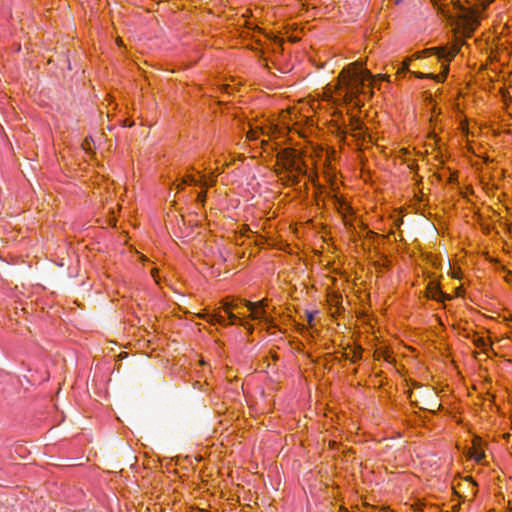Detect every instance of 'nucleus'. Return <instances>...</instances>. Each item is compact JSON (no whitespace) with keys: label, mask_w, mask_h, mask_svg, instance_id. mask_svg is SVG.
Masks as SVG:
<instances>
[{"label":"nucleus","mask_w":512,"mask_h":512,"mask_svg":"<svg viewBox=\"0 0 512 512\" xmlns=\"http://www.w3.org/2000/svg\"><path fill=\"white\" fill-rule=\"evenodd\" d=\"M376 78L389 80L388 75H378ZM375 77L364 68L363 62L356 61L347 65L340 72L335 85L328 84L320 97H308L298 101L293 107L280 112L276 120L264 119L250 125L247 139L253 141L260 139L265 150L270 146L272 150L285 143L287 134L296 133L306 138L312 132L314 124L322 115H330V130L342 141L349 133L362 146L371 137L366 132L363 123L355 116L350 117L349 129L344 125L342 113L337 107L342 104H351L361 107L367 95H372V86Z\"/></svg>","instance_id":"1"},{"label":"nucleus","mask_w":512,"mask_h":512,"mask_svg":"<svg viewBox=\"0 0 512 512\" xmlns=\"http://www.w3.org/2000/svg\"><path fill=\"white\" fill-rule=\"evenodd\" d=\"M334 155L333 149L311 143L304 147H285L276 155L275 173L286 186L297 185L306 178L315 187L316 204L325 206V187L319 183V171L324 175V170L333 169Z\"/></svg>","instance_id":"2"},{"label":"nucleus","mask_w":512,"mask_h":512,"mask_svg":"<svg viewBox=\"0 0 512 512\" xmlns=\"http://www.w3.org/2000/svg\"><path fill=\"white\" fill-rule=\"evenodd\" d=\"M494 0H466L468 6L464 7L459 0L454 2V12L450 16L455 19L453 25L457 34L470 37L479 25L480 13Z\"/></svg>","instance_id":"3"},{"label":"nucleus","mask_w":512,"mask_h":512,"mask_svg":"<svg viewBox=\"0 0 512 512\" xmlns=\"http://www.w3.org/2000/svg\"><path fill=\"white\" fill-rule=\"evenodd\" d=\"M461 46L462 43L457 40L455 43L451 45L432 47L424 49L423 51L414 54L415 58L417 59L434 56L442 68V71L439 74L415 73L416 77L431 78L436 80L437 82H444L449 72V64L459 53Z\"/></svg>","instance_id":"4"},{"label":"nucleus","mask_w":512,"mask_h":512,"mask_svg":"<svg viewBox=\"0 0 512 512\" xmlns=\"http://www.w3.org/2000/svg\"><path fill=\"white\" fill-rule=\"evenodd\" d=\"M324 179L330 187L327 197H329L333 207L341 215L344 224L346 226H352L355 213L350 203L338 192L339 185L336 170L334 168L332 170H324Z\"/></svg>","instance_id":"5"},{"label":"nucleus","mask_w":512,"mask_h":512,"mask_svg":"<svg viewBox=\"0 0 512 512\" xmlns=\"http://www.w3.org/2000/svg\"><path fill=\"white\" fill-rule=\"evenodd\" d=\"M416 396L415 392L410 394L411 402L418 405L421 409L436 412L441 407V404L438 402L437 393L432 389H426L423 393L420 392V400Z\"/></svg>","instance_id":"6"},{"label":"nucleus","mask_w":512,"mask_h":512,"mask_svg":"<svg viewBox=\"0 0 512 512\" xmlns=\"http://www.w3.org/2000/svg\"><path fill=\"white\" fill-rule=\"evenodd\" d=\"M245 307L249 310L250 314L248 318L255 321H267V308H268V300L262 299L260 301L252 302L245 301Z\"/></svg>","instance_id":"7"},{"label":"nucleus","mask_w":512,"mask_h":512,"mask_svg":"<svg viewBox=\"0 0 512 512\" xmlns=\"http://www.w3.org/2000/svg\"><path fill=\"white\" fill-rule=\"evenodd\" d=\"M222 154L218 152H214V165L211 175L206 176L204 174H201V182L200 187L207 189L208 187H212L215 184L216 177L223 173V169L218 166V164L221 162L220 156Z\"/></svg>","instance_id":"8"},{"label":"nucleus","mask_w":512,"mask_h":512,"mask_svg":"<svg viewBox=\"0 0 512 512\" xmlns=\"http://www.w3.org/2000/svg\"><path fill=\"white\" fill-rule=\"evenodd\" d=\"M467 456L478 463L483 461L485 458V451L483 448V441L480 437H474L472 439V444L468 449Z\"/></svg>","instance_id":"9"},{"label":"nucleus","mask_w":512,"mask_h":512,"mask_svg":"<svg viewBox=\"0 0 512 512\" xmlns=\"http://www.w3.org/2000/svg\"><path fill=\"white\" fill-rule=\"evenodd\" d=\"M426 294H427V297L437 300V301H440V302H444L445 300L451 299L450 295L444 293L441 290L438 283H434L432 281L429 282V284L427 285Z\"/></svg>","instance_id":"10"},{"label":"nucleus","mask_w":512,"mask_h":512,"mask_svg":"<svg viewBox=\"0 0 512 512\" xmlns=\"http://www.w3.org/2000/svg\"><path fill=\"white\" fill-rule=\"evenodd\" d=\"M471 340L473 342V344L482 350V352L484 353H488L489 349L491 348V339L489 336L483 334V333H479V332H474L471 336Z\"/></svg>","instance_id":"11"},{"label":"nucleus","mask_w":512,"mask_h":512,"mask_svg":"<svg viewBox=\"0 0 512 512\" xmlns=\"http://www.w3.org/2000/svg\"><path fill=\"white\" fill-rule=\"evenodd\" d=\"M327 303L330 306V308H334L335 310L331 312V315L335 317L337 314L340 313V306L342 303V296L340 293L336 291H329L327 293Z\"/></svg>","instance_id":"12"},{"label":"nucleus","mask_w":512,"mask_h":512,"mask_svg":"<svg viewBox=\"0 0 512 512\" xmlns=\"http://www.w3.org/2000/svg\"><path fill=\"white\" fill-rule=\"evenodd\" d=\"M373 356L375 360L383 359L390 364L395 362V358L392 354V351L386 346L377 347L374 351Z\"/></svg>","instance_id":"13"},{"label":"nucleus","mask_w":512,"mask_h":512,"mask_svg":"<svg viewBox=\"0 0 512 512\" xmlns=\"http://www.w3.org/2000/svg\"><path fill=\"white\" fill-rule=\"evenodd\" d=\"M362 351L360 346H348L344 349L343 356L345 359L355 363L362 358Z\"/></svg>","instance_id":"14"},{"label":"nucleus","mask_w":512,"mask_h":512,"mask_svg":"<svg viewBox=\"0 0 512 512\" xmlns=\"http://www.w3.org/2000/svg\"><path fill=\"white\" fill-rule=\"evenodd\" d=\"M241 83L239 81H236V79L231 78L229 81L223 83L220 86L221 91L228 95H232L235 92H238L240 90Z\"/></svg>","instance_id":"15"},{"label":"nucleus","mask_w":512,"mask_h":512,"mask_svg":"<svg viewBox=\"0 0 512 512\" xmlns=\"http://www.w3.org/2000/svg\"><path fill=\"white\" fill-rule=\"evenodd\" d=\"M237 313H234V311H231L230 313H226L228 315L229 324L233 325L235 323H239L240 325L247 327L248 322L247 319L243 317V313L238 310Z\"/></svg>","instance_id":"16"},{"label":"nucleus","mask_w":512,"mask_h":512,"mask_svg":"<svg viewBox=\"0 0 512 512\" xmlns=\"http://www.w3.org/2000/svg\"><path fill=\"white\" fill-rule=\"evenodd\" d=\"M214 152H218V153H221L222 155L219 157L221 162L218 164V166L220 168H222L223 170L225 169V167H228L230 166L234 159H230L229 156L226 155L225 151L223 149H220V148H216V149H213L212 151V156L214 157Z\"/></svg>","instance_id":"17"},{"label":"nucleus","mask_w":512,"mask_h":512,"mask_svg":"<svg viewBox=\"0 0 512 512\" xmlns=\"http://www.w3.org/2000/svg\"><path fill=\"white\" fill-rule=\"evenodd\" d=\"M219 309H222L225 313H230L231 311H238L240 309V305L237 301H229L226 299L221 302V307Z\"/></svg>","instance_id":"18"},{"label":"nucleus","mask_w":512,"mask_h":512,"mask_svg":"<svg viewBox=\"0 0 512 512\" xmlns=\"http://www.w3.org/2000/svg\"><path fill=\"white\" fill-rule=\"evenodd\" d=\"M207 322L214 325L216 323L220 325H226L224 317L220 314L219 309L215 310L210 316L207 318Z\"/></svg>","instance_id":"19"},{"label":"nucleus","mask_w":512,"mask_h":512,"mask_svg":"<svg viewBox=\"0 0 512 512\" xmlns=\"http://www.w3.org/2000/svg\"><path fill=\"white\" fill-rule=\"evenodd\" d=\"M182 179H183V183L186 184V185H195V186L198 185V186H200L201 177L197 178V177H195L192 174H187Z\"/></svg>","instance_id":"20"},{"label":"nucleus","mask_w":512,"mask_h":512,"mask_svg":"<svg viewBox=\"0 0 512 512\" xmlns=\"http://www.w3.org/2000/svg\"><path fill=\"white\" fill-rule=\"evenodd\" d=\"M449 274L454 279H461V277H462L461 269L457 268V267H452L450 264H449Z\"/></svg>","instance_id":"21"},{"label":"nucleus","mask_w":512,"mask_h":512,"mask_svg":"<svg viewBox=\"0 0 512 512\" xmlns=\"http://www.w3.org/2000/svg\"><path fill=\"white\" fill-rule=\"evenodd\" d=\"M92 143H93L92 138H90V137L85 138L83 143H82L83 150H85L87 152L91 151L92 150Z\"/></svg>","instance_id":"22"},{"label":"nucleus","mask_w":512,"mask_h":512,"mask_svg":"<svg viewBox=\"0 0 512 512\" xmlns=\"http://www.w3.org/2000/svg\"><path fill=\"white\" fill-rule=\"evenodd\" d=\"M410 60H411L410 58H407L406 60H404L401 64V67L398 69L397 73H404L405 71H407L409 68Z\"/></svg>","instance_id":"23"},{"label":"nucleus","mask_w":512,"mask_h":512,"mask_svg":"<svg viewBox=\"0 0 512 512\" xmlns=\"http://www.w3.org/2000/svg\"><path fill=\"white\" fill-rule=\"evenodd\" d=\"M250 228L247 225H243L239 230L240 237H249Z\"/></svg>","instance_id":"24"},{"label":"nucleus","mask_w":512,"mask_h":512,"mask_svg":"<svg viewBox=\"0 0 512 512\" xmlns=\"http://www.w3.org/2000/svg\"><path fill=\"white\" fill-rule=\"evenodd\" d=\"M411 509L413 512H423V507H422V504H420V503H416V504L412 505Z\"/></svg>","instance_id":"25"},{"label":"nucleus","mask_w":512,"mask_h":512,"mask_svg":"<svg viewBox=\"0 0 512 512\" xmlns=\"http://www.w3.org/2000/svg\"><path fill=\"white\" fill-rule=\"evenodd\" d=\"M175 185V188L177 190V192L181 191L184 189V187L186 186V184L183 183V179H181L179 182L177 183H174Z\"/></svg>","instance_id":"26"},{"label":"nucleus","mask_w":512,"mask_h":512,"mask_svg":"<svg viewBox=\"0 0 512 512\" xmlns=\"http://www.w3.org/2000/svg\"><path fill=\"white\" fill-rule=\"evenodd\" d=\"M197 199L200 203H204L205 199H206V190L200 192L197 196Z\"/></svg>","instance_id":"27"},{"label":"nucleus","mask_w":512,"mask_h":512,"mask_svg":"<svg viewBox=\"0 0 512 512\" xmlns=\"http://www.w3.org/2000/svg\"><path fill=\"white\" fill-rule=\"evenodd\" d=\"M504 280L509 283V284H512V272L511 271H508L505 276H504Z\"/></svg>","instance_id":"28"},{"label":"nucleus","mask_w":512,"mask_h":512,"mask_svg":"<svg viewBox=\"0 0 512 512\" xmlns=\"http://www.w3.org/2000/svg\"><path fill=\"white\" fill-rule=\"evenodd\" d=\"M157 273H158V270L156 268L152 269L151 270V276L154 278L155 282L158 283V280H157Z\"/></svg>","instance_id":"29"},{"label":"nucleus","mask_w":512,"mask_h":512,"mask_svg":"<svg viewBox=\"0 0 512 512\" xmlns=\"http://www.w3.org/2000/svg\"><path fill=\"white\" fill-rule=\"evenodd\" d=\"M197 316H198L199 318H202V319H204V320H206V321H207V318L210 316V314H209V313H205V312H203V313H199V314H197Z\"/></svg>","instance_id":"30"},{"label":"nucleus","mask_w":512,"mask_h":512,"mask_svg":"<svg viewBox=\"0 0 512 512\" xmlns=\"http://www.w3.org/2000/svg\"><path fill=\"white\" fill-rule=\"evenodd\" d=\"M464 481H465L466 483H468V484L472 485V487H474V486L476 485V484H475V482L472 480V478H471V477H466V478L464 479Z\"/></svg>","instance_id":"31"},{"label":"nucleus","mask_w":512,"mask_h":512,"mask_svg":"<svg viewBox=\"0 0 512 512\" xmlns=\"http://www.w3.org/2000/svg\"><path fill=\"white\" fill-rule=\"evenodd\" d=\"M255 244H256L257 246H262V245L264 244V239H263L262 237H261V238H259V239H256V240H255Z\"/></svg>","instance_id":"32"},{"label":"nucleus","mask_w":512,"mask_h":512,"mask_svg":"<svg viewBox=\"0 0 512 512\" xmlns=\"http://www.w3.org/2000/svg\"><path fill=\"white\" fill-rule=\"evenodd\" d=\"M116 44H117L118 46H123V40H122L120 37H117V38H116Z\"/></svg>","instance_id":"33"},{"label":"nucleus","mask_w":512,"mask_h":512,"mask_svg":"<svg viewBox=\"0 0 512 512\" xmlns=\"http://www.w3.org/2000/svg\"><path fill=\"white\" fill-rule=\"evenodd\" d=\"M461 292H462V287H461V286H459V287H457V288H456L455 295H456V296H460V295H461Z\"/></svg>","instance_id":"34"},{"label":"nucleus","mask_w":512,"mask_h":512,"mask_svg":"<svg viewBox=\"0 0 512 512\" xmlns=\"http://www.w3.org/2000/svg\"><path fill=\"white\" fill-rule=\"evenodd\" d=\"M132 125H133V122H132V121H128V120H126V121L124 122V126L131 127Z\"/></svg>","instance_id":"35"},{"label":"nucleus","mask_w":512,"mask_h":512,"mask_svg":"<svg viewBox=\"0 0 512 512\" xmlns=\"http://www.w3.org/2000/svg\"><path fill=\"white\" fill-rule=\"evenodd\" d=\"M109 224H111V225L115 226V224H116V219H115V217H112V218L109 220Z\"/></svg>","instance_id":"36"},{"label":"nucleus","mask_w":512,"mask_h":512,"mask_svg":"<svg viewBox=\"0 0 512 512\" xmlns=\"http://www.w3.org/2000/svg\"><path fill=\"white\" fill-rule=\"evenodd\" d=\"M461 129L465 132L467 130V123H461Z\"/></svg>","instance_id":"37"},{"label":"nucleus","mask_w":512,"mask_h":512,"mask_svg":"<svg viewBox=\"0 0 512 512\" xmlns=\"http://www.w3.org/2000/svg\"><path fill=\"white\" fill-rule=\"evenodd\" d=\"M312 320H313V315L309 314L308 315V322H309L310 325H311Z\"/></svg>","instance_id":"38"},{"label":"nucleus","mask_w":512,"mask_h":512,"mask_svg":"<svg viewBox=\"0 0 512 512\" xmlns=\"http://www.w3.org/2000/svg\"><path fill=\"white\" fill-rule=\"evenodd\" d=\"M428 138H435V135H428Z\"/></svg>","instance_id":"39"},{"label":"nucleus","mask_w":512,"mask_h":512,"mask_svg":"<svg viewBox=\"0 0 512 512\" xmlns=\"http://www.w3.org/2000/svg\"><path fill=\"white\" fill-rule=\"evenodd\" d=\"M345 512H348V510H345Z\"/></svg>","instance_id":"40"},{"label":"nucleus","mask_w":512,"mask_h":512,"mask_svg":"<svg viewBox=\"0 0 512 512\" xmlns=\"http://www.w3.org/2000/svg\"><path fill=\"white\" fill-rule=\"evenodd\" d=\"M345 512H348V510H345Z\"/></svg>","instance_id":"41"},{"label":"nucleus","mask_w":512,"mask_h":512,"mask_svg":"<svg viewBox=\"0 0 512 512\" xmlns=\"http://www.w3.org/2000/svg\"><path fill=\"white\" fill-rule=\"evenodd\" d=\"M345 512H348V510H345Z\"/></svg>","instance_id":"42"}]
</instances>
